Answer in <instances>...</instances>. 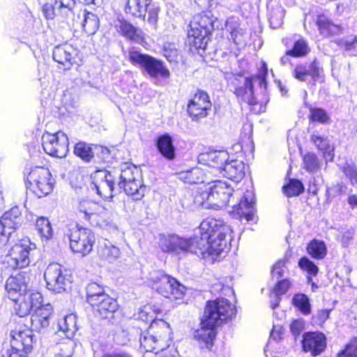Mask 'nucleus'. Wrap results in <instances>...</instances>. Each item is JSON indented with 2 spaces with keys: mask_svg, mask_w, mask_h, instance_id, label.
Returning a JSON list of instances; mask_svg holds the SVG:
<instances>
[{
  "mask_svg": "<svg viewBox=\"0 0 357 357\" xmlns=\"http://www.w3.org/2000/svg\"><path fill=\"white\" fill-rule=\"evenodd\" d=\"M36 313L31 317V327L19 325L10 332V349L7 351L6 356L2 357H28L37 342V337L33 330L41 333L50 325V319L52 314V309L50 305L36 308Z\"/></svg>",
  "mask_w": 357,
  "mask_h": 357,
  "instance_id": "1",
  "label": "nucleus"
},
{
  "mask_svg": "<svg viewBox=\"0 0 357 357\" xmlns=\"http://www.w3.org/2000/svg\"><path fill=\"white\" fill-rule=\"evenodd\" d=\"M236 310L227 298L208 301L201 319V327L193 332L201 348L211 349L216 336V327L231 319Z\"/></svg>",
  "mask_w": 357,
  "mask_h": 357,
  "instance_id": "2",
  "label": "nucleus"
},
{
  "mask_svg": "<svg viewBox=\"0 0 357 357\" xmlns=\"http://www.w3.org/2000/svg\"><path fill=\"white\" fill-rule=\"evenodd\" d=\"M197 231L202 246L207 250L206 258L215 261L225 256L231 240L229 225L221 220L206 218L200 223Z\"/></svg>",
  "mask_w": 357,
  "mask_h": 357,
  "instance_id": "3",
  "label": "nucleus"
},
{
  "mask_svg": "<svg viewBox=\"0 0 357 357\" xmlns=\"http://www.w3.org/2000/svg\"><path fill=\"white\" fill-rule=\"evenodd\" d=\"M197 229L192 238H185L177 235H169L160 239V246L163 252L174 254L190 252L199 257L206 259L207 250L203 248Z\"/></svg>",
  "mask_w": 357,
  "mask_h": 357,
  "instance_id": "4",
  "label": "nucleus"
},
{
  "mask_svg": "<svg viewBox=\"0 0 357 357\" xmlns=\"http://www.w3.org/2000/svg\"><path fill=\"white\" fill-rule=\"evenodd\" d=\"M150 321L151 323L149 331L141 333L140 347L146 352L157 354L162 349L159 344L169 334V325L162 319L153 321L151 317Z\"/></svg>",
  "mask_w": 357,
  "mask_h": 357,
  "instance_id": "5",
  "label": "nucleus"
},
{
  "mask_svg": "<svg viewBox=\"0 0 357 357\" xmlns=\"http://www.w3.org/2000/svg\"><path fill=\"white\" fill-rule=\"evenodd\" d=\"M129 60L134 65H138L151 77L168 79L170 72L164 62L149 54L132 50L128 54Z\"/></svg>",
  "mask_w": 357,
  "mask_h": 357,
  "instance_id": "6",
  "label": "nucleus"
},
{
  "mask_svg": "<svg viewBox=\"0 0 357 357\" xmlns=\"http://www.w3.org/2000/svg\"><path fill=\"white\" fill-rule=\"evenodd\" d=\"M153 288L162 296L171 300H180L185 296L186 288L176 278L162 272L156 273Z\"/></svg>",
  "mask_w": 357,
  "mask_h": 357,
  "instance_id": "7",
  "label": "nucleus"
},
{
  "mask_svg": "<svg viewBox=\"0 0 357 357\" xmlns=\"http://www.w3.org/2000/svg\"><path fill=\"white\" fill-rule=\"evenodd\" d=\"M26 186L38 197H43L53 190V180L48 169L36 167L27 176Z\"/></svg>",
  "mask_w": 357,
  "mask_h": 357,
  "instance_id": "8",
  "label": "nucleus"
},
{
  "mask_svg": "<svg viewBox=\"0 0 357 357\" xmlns=\"http://www.w3.org/2000/svg\"><path fill=\"white\" fill-rule=\"evenodd\" d=\"M71 274L57 264L48 265L44 273L47 288L55 293H62L69 287L71 283Z\"/></svg>",
  "mask_w": 357,
  "mask_h": 357,
  "instance_id": "9",
  "label": "nucleus"
},
{
  "mask_svg": "<svg viewBox=\"0 0 357 357\" xmlns=\"http://www.w3.org/2000/svg\"><path fill=\"white\" fill-rule=\"evenodd\" d=\"M91 188L105 200L112 199L120 192L115 188V176L107 169H98L91 175Z\"/></svg>",
  "mask_w": 357,
  "mask_h": 357,
  "instance_id": "10",
  "label": "nucleus"
},
{
  "mask_svg": "<svg viewBox=\"0 0 357 357\" xmlns=\"http://www.w3.org/2000/svg\"><path fill=\"white\" fill-rule=\"evenodd\" d=\"M67 235L73 252L84 256L91 251L95 243V236L91 229L75 227L70 229Z\"/></svg>",
  "mask_w": 357,
  "mask_h": 357,
  "instance_id": "11",
  "label": "nucleus"
},
{
  "mask_svg": "<svg viewBox=\"0 0 357 357\" xmlns=\"http://www.w3.org/2000/svg\"><path fill=\"white\" fill-rule=\"evenodd\" d=\"M35 250V245L29 241L17 243L9 250L6 256L7 263L13 269L25 268L33 260Z\"/></svg>",
  "mask_w": 357,
  "mask_h": 357,
  "instance_id": "12",
  "label": "nucleus"
},
{
  "mask_svg": "<svg viewBox=\"0 0 357 357\" xmlns=\"http://www.w3.org/2000/svg\"><path fill=\"white\" fill-rule=\"evenodd\" d=\"M68 136L61 131L54 134L44 133L42 136V145L46 153L50 155L64 158L68 151Z\"/></svg>",
  "mask_w": 357,
  "mask_h": 357,
  "instance_id": "13",
  "label": "nucleus"
},
{
  "mask_svg": "<svg viewBox=\"0 0 357 357\" xmlns=\"http://www.w3.org/2000/svg\"><path fill=\"white\" fill-rule=\"evenodd\" d=\"M209 197V205L211 209H218L226 206L233 193V188L226 183L218 181L207 188Z\"/></svg>",
  "mask_w": 357,
  "mask_h": 357,
  "instance_id": "14",
  "label": "nucleus"
},
{
  "mask_svg": "<svg viewBox=\"0 0 357 357\" xmlns=\"http://www.w3.org/2000/svg\"><path fill=\"white\" fill-rule=\"evenodd\" d=\"M212 103L206 92L198 90L188 104V112L192 120L205 118L211 109Z\"/></svg>",
  "mask_w": 357,
  "mask_h": 357,
  "instance_id": "15",
  "label": "nucleus"
},
{
  "mask_svg": "<svg viewBox=\"0 0 357 357\" xmlns=\"http://www.w3.org/2000/svg\"><path fill=\"white\" fill-rule=\"evenodd\" d=\"M256 213L255 201L252 191L247 190L239 203L234 205L231 215L241 221H253Z\"/></svg>",
  "mask_w": 357,
  "mask_h": 357,
  "instance_id": "16",
  "label": "nucleus"
},
{
  "mask_svg": "<svg viewBox=\"0 0 357 357\" xmlns=\"http://www.w3.org/2000/svg\"><path fill=\"white\" fill-rule=\"evenodd\" d=\"M31 278L28 272L22 271L15 275L10 276L6 283V289L10 300H16L17 297L27 294Z\"/></svg>",
  "mask_w": 357,
  "mask_h": 357,
  "instance_id": "17",
  "label": "nucleus"
},
{
  "mask_svg": "<svg viewBox=\"0 0 357 357\" xmlns=\"http://www.w3.org/2000/svg\"><path fill=\"white\" fill-rule=\"evenodd\" d=\"M13 301L15 302L14 309L16 314L20 317H24L40 305L43 302V296L38 291H29Z\"/></svg>",
  "mask_w": 357,
  "mask_h": 357,
  "instance_id": "18",
  "label": "nucleus"
},
{
  "mask_svg": "<svg viewBox=\"0 0 357 357\" xmlns=\"http://www.w3.org/2000/svg\"><path fill=\"white\" fill-rule=\"evenodd\" d=\"M253 79L248 77L236 78L232 84L234 86V93L239 100L250 105L257 103V98L254 95Z\"/></svg>",
  "mask_w": 357,
  "mask_h": 357,
  "instance_id": "19",
  "label": "nucleus"
},
{
  "mask_svg": "<svg viewBox=\"0 0 357 357\" xmlns=\"http://www.w3.org/2000/svg\"><path fill=\"white\" fill-rule=\"evenodd\" d=\"M21 211L18 206L5 212L0 219V238L10 236L11 229H15L21 224Z\"/></svg>",
  "mask_w": 357,
  "mask_h": 357,
  "instance_id": "20",
  "label": "nucleus"
},
{
  "mask_svg": "<svg viewBox=\"0 0 357 357\" xmlns=\"http://www.w3.org/2000/svg\"><path fill=\"white\" fill-rule=\"evenodd\" d=\"M302 344L305 351H310L312 356H317L326 349V337L319 332L305 333L303 334Z\"/></svg>",
  "mask_w": 357,
  "mask_h": 357,
  "instance_id": "21",
  "label": "nucleus"
},
{
  "mask_svg": "<svg viewBox=\"0 0 357 357\" xmlns=\"http://www.w3.org/2000/svg\"><path fill=\"white\" fill-rule=\"evenodd\" d=\"M78 50L70 45L64 44L54 48L52 56L54 60L68 68L76 63Z\"/></svg>",
  "mask_w": 357,
  "mask_h": 357,
  "instance_id": "22",
  "label": "nucleus"
},
{
  "mask_svg": "<svg viewBox=\"0 0 357 357\" xmlns=\"http://www.w3.org/2000/svg\"><path fill=\"white\" fill-rule=\"evenodd\" d=\"M98 315L102 319H107L112 317L114 312L118 309L119 305L116 300L110 297L108 294L103 295L96 303L91 305Z\"/></svg>",
  "mask_w": 357,
  "mask_h": 357,
  "instance_id": "23",
  "label": "nucleus"
},
{
  "mask_svg": "<svg viewBox=\"0 0 357 357\" xmlns=\"http://www.w3.org/2000/svg\"><path fill=\"white\" fill-rule=\"evenodd\" d=\"M220 174L225 177L238 183L245 176V163L240 160H229V159L225 166L222 167Z\"/></svg>",
  "mask_w": 357,
  "mask_h": 357,
  "instance_id": "24",
  "label": "nucleus"
},
{
  "mask_svg": "<svg viewBox=\"0 0 357 357\" xmlns=\"http://www.w3.org/2000/svg\"><path fill=\"white\" fill-rule=\"evenodd\" d=\"M155 146L158 153L167 160L172 161L176 158V147L173 138L165 133L158 136L155 139Z\"/></svg>",
  "mask_w": 357,
  "mask_h": 357,
  "instance_id": "25",
  "label": "nucleus"
},
{
  "mask_svg": "<svg viewBox=\"0 0 357 357\" xmlns=\"http://www.w3.org/2000/svg\"><path fill=\"white\" fill-rule=\"evenodd\" d=\"M320 68L316 59L310 63L299 64L294 70V76L299 81L305 82L306 76H311L314 81L319 78Z\"/></svg>",
  "mask_w": 357,
  "mask_h": 357,
  "instance_id": "26",
  "label": "nucleus"
},
{
  "mask_svg": "<svg viewBox=\"0 0 357 357\" xmlns=\"http://www.w3.org/2000/svg\"><path fill=\"white\" fill-rule=\"evenodd\" d=\"M316 24L320 35L324 37L337 35L341 32V27L333 23L331 19L325 14L317 15Z\"/></svg>",
  "mask_w": 357,
  "mask_h": 357,
  "instance_id": "27",
  "label": "nucleus"
},
{
  "mask_svg": "<svg viewBox=\"0 0 357 357\" xmlns=\"http://www.w3.org/2000/svg\"><path fill=\"white\" fill-rule=\"evenodd\" d=\"M151 2V0H126L124 10L126 14L144 20Z\"/></svg>",
  "mask_w": 357,
  "mask_h": 357,
  "instance_id": "28",
  "label": "nucleus"
},
{
  "mask_svg": "<svg viewBox=\"0 0 357 357\" xmlns=\"http://www.w3.org/2000/svg\"><path fill=\"white\" fill-rule=\"evenodd\" d=\"M310 142L323 153L326 160H333L334 158V148L329 144L327 137L321 136L317 132H313L310 137Z\"/></svg>",
  "mask_w": 357,
  "mask_h": 357,
  "instance_id": "29",
  "label": "nucleus"
},
{
  "mask_svg": "<svg viewBox=\"0 0 357 357\" xmlns=\"http://www.w3.org/2000/svg\"><path fill=\"white\" fill-rule=\"evenodd\" d=\"M216 21L211 11L203 12L195 17V22L190 25L191 28H197L202 32L212 33L214 30V23Z\"/></svg>",
  "mask_w": 357,
  "mask_h": 357,
  "instance_id": "30",
  "label": "nucleus"
},
{
  "mask_svg": "<svg viewBox=\"0 0 357 357\" xmlns=\"http://www.w3.org/2000/svg\"><path fill=\"white\" fill-rule=\"evenodd\" d=\"M211 33L199 31L197 28H191L188 31V40L191 46L196 50H206Z\"/></svg>",
  "mask_w": 357,
  "mask_h": 357,
  "instance_id": "31",
  "label": "nucleus"
},
{
  "mask_svg": "<svg viewBox=\"0 0 357 357\" xmlns=\"http://www.w3.org/2000/svg\"><path fill=\"white\" fill-rule=\"evenodd\" d=\"M139 178H141V175L135 166L127 163L122 165L118 183L119 190L122 189L124 185Z\"/></svg>",
  "mask_w": 357,
  "mask_h": 357,
  "instance_id": "32",
  "label": "nucleus"
},
{
  "mask_svg": "<svg viewBox=\"0 0 357 357\" xmlns=\"http://www.w3.org/2000/svg\"><path fill=\"white\" fill-rule=\"evenodd\" d=\"M178 178L187 183H199L204 182V173L198 167H192L190 169L181 171L176 174Z\"/></svg>",
  "mask_w": 357,
  "mask_h": 357,
  "instance_id": "33",
  "label": "nucleus"
},
{
  "mask_svg": "<svg viewBox=\"0 0 357 357\" xmlns=\"http://www.w3.org/2000/svg\"><path fill=\"white\" fill-rule=\"evenodd\" d=\"M117 31L124 37L131 40H137L141 31L125 20H119L116 24Z\"/></svg>",
  "mask_w": 357,
  "mask_h": 357,
  "instance_id": "34",
  "label": "nucleus"
},
{
  "mask_svg": "<svg viewBox=\"0 0 357 357\" xmlns=\"http://www.w3.org/2000/svg\"><path fill=\"white\" fill-rule=\"evenodd\" d=\"M59 327L63 332L67 339L72 340L77 331V317L73 314H69L59 321Z\"/></svg>",
  "mask_w": 357,
  "mask_h": 357,
  "instance_id": "35",
  "label": "nucleus"
},
{
  "mask_svg": "<svg viewBox=\"0 0 357 357\" xmlns=\"http://www.w3.org/2000/svg\"><path fill=\"white\" fill-rule=\"evenodd\" d=\"M98 253L101 258L112 263L119 257L121 251L119 248L114 246L110 242L105 241L100 243Z\"/></svg>",
  "mask_w": 357,
  "mask_h": 357,
  "instance_id": "36",
  "label": "nucleus"
},
{
  "mask_svg": "<svg viewBox=\"0 0 357 357\" xmlns=\"http://www.w3.org/2000/svg\"><path fill=\"white\" fill-rule=\"evenodd\" d=\"M122 189L133 200H140L144 196L146 188L143 184L142 179L139 178L124 185Z\"/></svg>",
  "mask_w": 357,
  "mask_h": 357,
  "instance_id": "37",
  "label": "nucleus"
},
{
  "mask_svg": "<svg viewBox=\"0 0 357 357\" xmlns=\"http://www.w3.org/2000/svg\"><path fill=\"white\" fill-rule=\"evenodd\" d=\"M78 209L80 212L83 213L88 219L96 218L98 215L97 212L100 214H102L104 216H106L108 213L104 208L89 200L82 201L79 204Z\"/></svg>",
  "mask_w": 357,
  "mask_h": 357,
  "instance_id": "38",
  "label": "nucleus"
},
{
  "mask_svg": "<svg viewBox=\"0 0 357 357\" xmlns=\"http://www.w3.org/2000/svg\"><path fill=\"white\" fill-rule=\"evenodd\" d=\"M307 251L312 258L323 259L327 254V248L324 241L313 239L308 243Z\"/></svg>",
  "mask_w": 357,
  "mask_h": 357,
  "instance_id": "39",
  "label": "nucleus"
},
{
  "mask_svg": "<svg viewBox=\"0 0 357 357\" xmlns=\"http://www.w3.org/2000/svg\"><path fill=\"white\" fill-rule=\"evenodd\" d=\"M86 301L90 305L96 303V301L102 297V296L107 294L105 292V288L102 285L94 282H90L86 285Z\"/></svg>",
  "mask_w": 357,
  "mask_h": 357,
  "instance_id": "40",
  "label": "nucleus"
},
{
  "mask_svg": "<svg viewBox=\"0 0 357 357\" xmlns=\"http://www.w3.org/2000/svg\"><path fill=\"white\" fill-rule=\"evenodd\" d=\"M206 156L209 165L218 168L220 172L222 171V167L225 166L229 159V155L226 151L211 152L207 154Z\"/></svg>",
  "mask_w": 357,
  "mask_h": 357,
  "instance_id": "41",
  "label": "nucleus"
},
{
  "mask_svg": "<svg viewBox=\"0 0 357 357\" xmlns=\"http://www.w3.org/2000/svg\"><path fill=\"white\" fill-rule=\"evenodd\" d=\"M292 304L304 315L311 314L312 307L309 297L302 293L296 294L292 298Z\"/></svg>",
  "mask_w": 357,
  "mask_h": 357,
  "instance_id": "42",
  "label": "nucleus"
},
{
  "mask_svg": "<svg viewBox=\"0 0 357 357\" xmlns=\"http://www.w3.org/2000/svg\"><path fill=\"white\" fill-rule=\"evenodd\" d=\"M82 25L86 33L94 34L99 28V18L96 14L85 10Z\"/></svg>",
  "mask_w": 357,
  "mask_h": 357,
  "instance_id": "43",
  "label": "nucleus"
},
{
  "mask_svg": "<svg viewBox=\"0 0 357 357\" xmlns=\"http://www.w3.org/2000/svg\"><path fill=\"white\" fill-rule=\"evenodd\" d=\"M75 344L73 340L66 339L59 343L54 348V357H73Z\"/></svg>",
  "mask_w": 357,
  "mask_h": 357,
  "instance_id": "44",
  "label": "nucleus"
},
{
  "mask_svg": "<svg viewBox=\"0 0 357 357\" xmlns=\"http://www.w3.org/2000/svg\"><path fill=\"white\" fill-rule=\"evenodd\" d=\"M36 227L42 238L48 240L53 236V229L47 218L43 216L38 218L36 222Z\"/></svg>",
  "mask_w": 357,
  "mask_h": 357,
  "instance_id": "45",
  "label": "nucleus"
},
{
  "mask_svg": "<svg viewBox=\"0 0 357 357\" xmlns=\"http://www.w3.org/2000/svg\"><path fill=\"white\" fill-rule=\"evenodd\" d=\"M284 194L290 197L301 195L304 191V186L298 179H290L289 183L282 187Z\"/></svg>",
  "mask_w": 357,
  "mask_h": 357,
  "instance_id": "46",
  "label": "nucleus"
},
{
  "mask_svg": "<svg viewBox=\"0 0 357 357\" xmlns=\"http://www.w3.org/2000/svg\"><path fill=\"white\" fill-rule=\"evenodd\" d=\"M75 154L85 162H89L93 158V153L91 145L86 142H79L74 148Z\"/></svg>",
  "mask_w": 357,
  "mask_h": 357,
  "instance_id": "47",
  "label": "nucleus"
},
{
  "mask_svg": "<svg viewBox=\"0 0 357 357\" xmlns=\"http://www.w3.org/2000/svg\"><path fill=\"white\" fill-rule=\"evenodd\" d=\"M309 119L312 121H317L320 123H327L330 117L325 109L320 107H310Z\"/></svg>",
  "mask_w": 357,
  "mask_h": 357,
  "instance_id": "48",
  "label": "nucleus"
},
{
  "mask_svg": "<svg viewBox=\"0 0 357 357\" xmlns=\"http://www.w3.org/2000/svg\"><path fill=\"white\" fill-rule=\"evenodd\" d=\"M308 51L307 42L303 39H299L294 43L291 50H287V54H291L293 57H301L305 56Z\"/></svg>",
  "mask_w": 357,
  "mask_h": 357,
  "instance_id": "49",
  "label": "nucleus"
},
{
  "mask_svg": "<svg viewBox=\"0 0 357 357\" xmlns=\"http://www.w3.org/2000/svg\"><path fill=\"white\" fill-rule=\"evenodd\" d=\"M303 165L309 172H317L319 168V161L317 156L313 153H308L303 157Z\"/></svg>",
  "mask_w": 357,
  "mask_h": 357,
  "instance_id": "50",
  "label": "nucleus"
},
{
  "mask_svg": "<svg viewBox=\"0 0 357 357\" xmlns=\"http://www.w3.org/2000/svg\"><path fill=\"white\" fill-rule=\"evenodd\" d=\"M337 44L350 55L357 54V36L337 40Z\"/></svg>",
  "mask_w": 357,
  "mask_h": 357,
  "instance_id": "51",
  "label": "nucleus"
},
{
  "mask_svg": "<svg viewBox=\"0 0 357 357\" xmlns=\"http://www.w3.org/2000/svg\"><path fill=\"white\" fill-rule=\"evenodd\" d=\"M194 204L195 206L202 207L204 208L211 209V206H207V204L209 205V197L208 193L207 191V188L205 190H198L194 196Z\"/></svg>",
  "mask_w": 357,
  "mask_h": 357,
  "instance_id": "52",
  "label": "nucleus"
},
{
  "mask_svg": "<svg viewBox=\"0 0 357 357\" xmlns=\"http://www.w3.org/2000/svg\"><path fill=\"white\" fill-rule=\"evenodd\" d=\"M299 267L309 275H317L319 272V268L313 261L310 260L307 257H303L298 261Z\"/></svg>",
  "mask_w": 357,
  "mask_h": 357,
  "instance_id": "53",
  "label": "nucleus"
},
{
  "mask_svg": "<svg viewBox=\"0 0 357 357\" xmlns=\"http://www.w3.org/2000/svg\"><path fill=\"white\" fill-rule=\"evenodd\" d=\"M148 13V23L154 29H156V25L158 20V13L160 12V8L153 2H151V5L146 10Z\"/></svg>",
  "mask_w": 357,
  "mask_h": 357,
  "instance_id": "54",
  "label": "nucleus"
},
{
  "mask_svg": "<svg viewBox=\"0 0 357 357\" xmlns=\"http://www.w3.org/2000/svg\"><path fill=\"white\" fill-rule=\"evenodd\" d=\"M284 16V10L282 8H279L274 10L269 19L271 26L273 29L280 27L283 24Z\"/></svg>",
  "mask_w": 357,
  "mask_h": 357,
  "instance_id": "55",
  "label": "nucleus"
},
{
  "mask_svg": "<svg viewBox=\"0 0 357 357\" xmlns=\"http://www.w3.org/2000/svg\"><path fill=\"white\" fill-rule=\"evenodd\" d=\"M337 357H357V338L353 339Z\"/></svg>",
  "mask_w": 357,
  "mask_h": 357,
  "instance_id": "56",
  "label": "nucleus"
},
{
  "mask_svg": "<svg viewBox=\"0 0 357 357\" xmlns=\"http://www.w3.org/2000/svg\"><path fill=\"white\" fill-rule=\"evenodd\" d=\"M342 172L353 185L357 183V168L354 165L345 164L342 167Z\"/></svg>",
  "mask_w": 357,
  "mask_h": 357,
  "instance_id": "57",
  "label": "nucleus"
},
{
  "mask_svg": "<svg viewBox=\"0 0 357 357\" xmlns=\"http://www.w3.org/2000/svg\"><path fill=\"white\" fill-rule=\"evenodd\" d=\"M163 55L169 62H174L178 57V50L174 45L169 43L164 45Z\"/></svg>",
  "mask_w": 357,
  "mask_h": 357,
  "instance_id": "58",
  "label": "nucleus"
},
{
  "mask_svg": "<svg viewBox=\"0 0 357 357\" xmlns=\"http://www.w3.org/2000/svg\"><path fill=\"white\" fill-rule=\"evenodd\" d=\"M285 260L280 259L273 265L271 271V275L273 278L279 279L284 275V268L285 266Z\"/></svg>",
  "mask_w": 357,
  "mask_h": 357,
  "instance_id": "59",
  "label": "nucleus"
},
{
  "mask_svg": "<svg viewBox=\"0 0 357 357\" xmlns=\"http://www.w3.org/2000/svg\"><path fill=\"white\" fill-rule=\"evenodd\" d=\"M290 287V282L288 280H282L277 282L274 289L273 293H276L278 295L282 296L284 294Z\"/></svg>",
  "mask_w": 357,
  "mask_h": 357,
  "instance_id": "60",
  "label": "nucleus"
},
{
  "mask_svg": "<svg viewBox=\"0 0 357 357\" xmlns=\"http://www.w3.org/2000/svg\"><path fill=\"white\" fill-rule=\"evenodd\" d=\"M58 8V6H53L51 3H45L43 5L42 10L43 15L47 20H52L55 16V9Z\"/></svg>",
  "mask_w": 357,
  "mask_h": 357,
  "instance_id": "61",
  "label": "nucleus"
},
{
  "mask_svg": "<svg viewBox=\"0 0 357 357\" xmlns=\"http://www.w3.org/2000/svg\"><path fill=\"white\" fill-rule=\"evenodd\" d=\"M227 27L231 29V38L236 44L241 43V38L243 35V31L242 29L231 28L229 26V22H227Z\"/></svg>",
  "mask_w": 357,
  "mask_h": 357,
  "instance_id": "62",
  "label": "nucleus"
},
{
  "mask_svg": "<svg viewBox=\"0 0 357 357\" xmlns=\"http://www.w3.org/2000/svg\"><path fill=\"white\" fill-rule=\"evenodd\" d=\"M75 4V0H55V6L58 8H67L68 10H73Z\"/></svg>",
  "mask_w": 357,
  "mask_h": 357,
  "instance_id": "63",
  "label": "nucleus"
},
{
  "mask_svg": "<svg viewBox=\"0 0 357 357\" xmlns=\"http://www.w3.org/2000/svg\"><path fill=\"white\" fill-rule=\"evenodd\" d=\"M290 329L294 336L300 334L303 329V324L299 321H294L290 325Z\"/></svg>",
  "mask_w": 357,
  "mask_h": 357,
  "instance_id": "64",
  "label": "nucleus"
}]
</instances>
